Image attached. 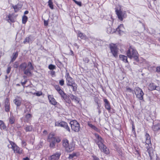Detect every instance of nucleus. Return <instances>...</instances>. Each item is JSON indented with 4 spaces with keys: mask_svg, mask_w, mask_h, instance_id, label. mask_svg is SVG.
<instances>
[{
    "mask_svg": "<svg viewBox=\"0 0 160 160\" xmlns=\"http://www.w3.org/2000/svg\"><path fill=\"white\" fill-rule=\"evenodd\" d=\"M70 124L71 125L72 129L74 132H78L80 129L79 124L76 120L71 121Z\"/></svg>",
    "mask_w": 160,
    "mask_h": 160,
    "instance_id": "obj_5",
    "label": "nucleus"
},
{
    "mask_svg": "<svg viewBox=\"0 0 160 160\" xmlns=\"http://www.w3.org/2000/svg\"><path fill=\"white\" fill-rule=\"evenodd\" d=\"M75 144L73 142H71L66 148V151L68 152H70L72 151L75 148Z\"/></svg>",
    "mask_w": 160,
    "mask_h": 160,
    "instance_id": "obj_14",
    "label": "nucleus"
},
{
    "mask_svg": "<svg viewBox=\"0 0 160 160\" xmlns=\"http://www.w3.org/2000/svg\"><path fill=\"white\" fill-rule=\"evenodd\" d=\"M116 12L118 19L121 21H122L123 19L127 17V14L125 12L116 10Z\"/></svg>",
    "mask_w": 160,
    "mask_h": 160,
    "instance_id": "obj_9",
    "label": "nucleus"
},
{
    "mask_svg": "<svg viewBox=\"0 0 160 160\" xmlns=\"http://www.w3.org/2000/svg\"><path fill=\"white\" fill-rule=\"evenodd\" d=\"M126 92L133 93V90L128 87H126Z\"/></svg>",
    "mask_w": 160,
    "mask_h": 160,
    "instance_id": "obj_45",
    "label": "nucleus"
},
{
    "mask_svg": "<svg viewBox=\"0 0 160 160\" xmlns=\"http://www.w3.org/2000/svg\"><path fill=\"white\" fill-rule=\"evenodd\" d=\"M23 160H30V159L28 157H26L25 158H23Z\"/></svg>",
    "mask_w": 160,
    "mask_h": 160,
    "instance_id": "obj_61",
    "label": "nucleus"
},
{
    "mask_svg": "<svg viewBox=\"0 0 160 160\" xmlns=\"http://www.w3.org/2000/svg\"><path fill=\"white\" fill-rule=\"evenodd\" d=\"M95 141L101 152L108 154L109 153V149L103 144L104 140L98 134L95 133Z\"/></svg>",
    "mask_w": 160,
    "mask_h": 160,
    "instance_id": "obj_1",
    "label": "nucleus"
},
{
    "mask_svg": "<svg viewBox=\"0 0 160 160\" xmlns=\"http://www.w3.org/2000/svg\"><path fill=\"white\" fill-rule=\"evenodd\" d=\"M54 87L55 89L58 92L61 89V87L58 85H55Z\"/></svg>",
    "mask_w": 160,
    "mask_h": 160,
    "instance_id": "obj_46",
    "label": "nucleus"
},
{
    "mask_svg": "<svg viewBox=\"0 0 160 160\" xmlns=\"http://www.w3.org/2000/svg\"><path fill=\"white\" fill-rule=\"evenodd\" d=\"M65 77L66 78L67 85L75 82L74 80L70 76L69 73L68 72H67L66 73Z\"/></svg>",
    "mask_w": 160,
    "mask_h": 160,
    "instance_id": "obj_10",
    "label": "nucleus"
},
{
    "mask_svg": "<svg viewBox=\"0 0 160 160\" xmlns=\"http://www.w3.org/2000/svg\"><path fill=\"white\" fill-rule=\"evenodd\" d=\"M60 95L61 98L66 94L61 89L58 92Z\"/></svg>",
    "mask_w": 160,
    "mask_h": 160,
    "instance_id": "obj_40",
    "label": "nucleus"
},
{
    "mask_svg": "<svg viewBox=\"0 0 160 160\" xmlns=\"http://www.w3.org/2000/svg\"><path fill=\"white\" fill-rule=\"evenodd\" d=\"M155 89L159 91V90H160V88L159 87H157L156 86V89Z\"/></svg>",
    "mask_w": 160,
    "mask_h": 160,
    "instance_id": "obj_63",
    "label": "nucleus"
},
{
    "mask_svg": "<svg viewBox=\"0 0 160 160\" xmlns=\"http://www.w3.org/2000/svg\"><path fill=\"white\" fill-rule=\"evenodd\" d=\"M156 71L158 73H160V66L156 68Z\"/></svg>",
    "mask_w": 160,
    "mask_h": 160,
    "instance_id": "obj_58",
    "label": "nucleus"
},
{
    "mask_svg": "<svg viewBox=\"0 0 160 160\" xmlns=\"http://www.w3.org/2000/svg\"><path fill=\"white\" fill-rule=\"evenodd\" d=\"M145 138L146 140L145 141L146 145H148V146H146V147H148V148H149V145L150 144H151V138L149 135L148 134L146 133L145 135Z\"/></svg>",
    "mask_w": 160,
    "mask_h": 160,
    "instance_id": "obj_15",
    "label": "nucleus"
},
{
    "mask_svg": "<svg viewBox=\"0 0 160 160\" xmlns=\"http://www.w3.org/2000/svg\"><path fill=\"white\" fill-rule=\"evenodd\" d=\"M109 46L111 52L115 57H117L118 50L117 47L114 44H110Z\"/></svg>",
    "mask_w": 160,
    "mask_h": 160,
    "instance_id": "obj_7",
    "label": "nucleus"
},
{
    "mask_svg": "<svg viewBox=\"0 0 160 160\" xmlns=\"http://www.w3.org/2000/svg\"><path fill=\"white\" fill-rule=\"evenodd\" d=\"M61 153H56L51 156V158L52 159L57 160L59 159Z\"/></svg>",
    "mask_w": 160,
    "mask_h": 160,
    "instance_id": "obj_24",
    "label": "nucleus"
},
{
    "mask_svg": "<svg viewBox=\"0 0 160 160\" xmlns=\"http://www.w3.org/2000/svg\"><path fill=\"white\" fill-rule=\"evenodd\" d=\"M153 130L156 131L160 129V124L158 123L157 124L153 125L152 127Z\"/></svg>",
    "mask_w": 160,
    "mask_h": 160,
    "instance_id": "obj_28",
    "label": "nucleus"
},
{
    "mask_svg": "<svg viewBox=\"0 0 160 160\" xmlns=\"http://www.w3.org/2000/svg\"><path fill=\"white\" fill-rule=\"evenodd\" d=\"M70 98L72 100H73L74 101L76 102L77 103H78L79 102V100H78V98L76 96L72 94H70L69 95Z\"/></svg>",
    "mask_w": 160,
    "mask_h": 160,
    "instance_id": "obj_23",
    "label": "nucleus"
},
{
    "mask_svg": "<svg viewBox=\"0 0 160 160\" xmlns=\"http://www.w3.org/2000/svg\"><path fill=\"white\" fill-rule=\"evenodd\" d=\"M31 110V108L29 107L26 108L24 110V112L26 114H28L30 112Z\"/></svg>",
    "mask_w": 160,
    "mask_h": 160,
    "instance_id": "obj_44",
    "label": "nucleus"
},
{
    "mask_svg": "<svg viewBox=\"0 0 160 160\" xmlns=\"http://www.w3.org/2000/svg\"><path fill=\"white\" fill-rule=\"evenodd\" d=\"M67 86H70L72 88L74 92H76L77 90L78 86L77 84L75 82Z\"/></svg>",
    "mask_w": 160,
    "mask_h": 160,
    "instance_id": "obj_25",
    "label": "nucleus"
},
{
    "mask_svg": "<svg viewBox=\"0 0 160 160\" xmlns=\"http://www.w3.org/2000/svg\"><path fill=\"white\" fill-rule=\"evenodd\" d=\"M12 7L14 9V11L15 12H18L22 8V6L19 4H18L15 6H13Z\"/></svg>",
    "mask_w": 160,
    "mask_h": 160,
    "instance_id": "obj_30",
    "label": "nucleus"
},
{
    "mask_svg": "<svg viewBox=\"0 0 160 160\" xmlns=\"http://www.w3.org/2000/svg\"><path fill=\"white\" fill-rule=\"evenodd\" d=\"M104 105L105 108L109 112L111 110V108L110 104L109 102L106 98L104 99Z\"/></svg>",
    "mask_w": 160,
    "mask_h": 160,
    "instance_id": "obj_17",
    "label": "nucleus"
},
{
    "mask_svg": "<svg viewBox=\"0 0 160 160\" xmlns=\"http://www.w3.org/2000/svg\"><path fill=\"white\" fill-rule=\"evenodd\" d=\"M147 151L148 152L149 156L151 160H157L158 157L156 154H154L152 152L151 153L152 151V148H148V147H147Z\"/></svg>",
    "mask_w": 160,
    "mask_h": 160,
    "instance_id": "obj_11",
    "label": "nucleus"
},
{
    "mask_svg": "<svg viewBox=\"0 0 160 160\" xmlns=\"http://www.w3.org/2000/svg\"><path fill=\"white\" fill-rule=\"evenodd\" d=\"M9 101V99L8 98H7L5 100L4 107L5 108V110L6 112H9L10 111V107Z\"/></svg>",
    "mask_w": 160,
    "mask_h": 160,
    "instance_id": "obj_13",
    "label": "nucleus"
},
{
    "mask_svg": "<svg viewBox=\"0 0 160 160\" xmlns=\"http://www.w3.org/2000/svg\"><path fill=\"white\" fill-rule=\"evenodd\" d=\"M28 11H26L24 12V14L25 15V14H28Z\"/></svg>",
    "mask_w": 160,
    "mask_h": 160,
    "instance_id": "obj_64",
    "label": "nucleus"
},
{
    "mask_svg": "<svg viewBox=\"0 0 160 160\" xmlns=\"http://www.w3.org/2000/svg\"><path fill=\"white\" fill-rule=\"evenodd\" d=\"M48 68L51 70H53L56 69V67L55 65L52 64H50L48 66Z\"/></svg>",
    "mask_w": 160,
    "mask_h": 160,
    "instance_id": "obj_42",
    "label": "nucleus"
},
{
    "mask_svg": "<svg viewBox=\"0 0 160 160\" xmlns=\"http://www.w3.org/2000/svg\"><path fill=\"white\" fill-rule=\"evenodd\" d=\"M77 33L78 35V37H79L81 39H85L87 38L86 36L80 31H78Z\"/></svg>",
    "mask_w": 160,
    "mask_h": 160,
    "instance_id": "obj_20",
    "label": "nucleus"
},
{
    "mask_svg": "<svg viewBox=\"0 0 160 160\" xmlns=\"http://www.w3.org/2000/svg\"><path fill=\"white\" fill-rule=\"evenodd\" d=\"M48 4L49 7L51 9H53V3L52 2V0H49V1L48 2Z\"/></svg>",
    "mask_w": 160,
    "mask_h": 160,
    "instance_id": "obj_43",
    "label": "nucleus"
},
{
    "mask_svg": "<svg viewBox=\"0 0 160 160\" xmlns=\"http://www.w3.org/2000/svg\"><path fill=\"white\" fill-rule=\"evenodd\" d=\"M156 86L153 83H150L148 86V89L151 91L155 90L156 89Z\"/></svg>",
    "mask_w": 160,
    "mask_h": 160,
    "instance_id": "obj_32",
    "label": "nucleus"
},
{
    "mask_svg": "<svg viewBox=\"0 0 160 160\" xmlns=\"http://www.w3.org/2000/svg\"><path fill=\"white\" fill-rule=\"evenodd\" d=\"M126 54L128 58L132 59L133 58L136 61H138V54L137 51L134 48L130 46L128 50L127 51Z\"/></svg>",
    "mask_w": 160,
    "mask_h": 160,
    "instance_id": "obj_2",
    "label": "nucleus"
},
{
    "mask_svg": "<svg viewBox=\"0 0 160 160\" xmlns=\"http://www.w3.org/2000/svg\"><path fill=\"white\" fill-rule=\"evenodd\" d=\"M124 27L122 24H121L116 29V32H118V34L121 35L123 32Z\"/></svg>",
    "mask_w": 160,
    "mask_h": 160,
    "instance_id": "obj_19",
    "label": "nucleus"
},
{
    "mask_svg": "<svg viewBox=\"0 0 160 160\" xmlns=\"http://www.w3.org/2000/svg\"><path fill=\"white\" fill-rule=\"evenodd\" d=\"M34 94L36 95L37 96H40L42 95V92H37L34 93Z\"/></svg>",
    "mask_w": 160,
    "mask_h": 160,
    "instance_id": "obj_54",
    "label": "nucleus"
},
{
    "mask_svg": "<svg viewBox=\"0 0 160 160\" xmlns=\"http://www.w3.org/2000/svg\"><path fill=\"white\" fill-rule=\"evenodd\" d=\"M107 33L108 34L111 33L112 32V28L110 27L107 28Z\"/></svg>",
    "mask_w": 160,
    "mask_h": 160,
    "instance_id": "obj_51",
    "label": "nucleus"
},
{
    "mask_svg": "<svg viewBox=\"0 0 160 160\" xmlns=\"http://www.w3.org/2000/svg\"><path fill=\"white\" fill-rule=\"evenodd\" d=\"M83 61L86 63H88L89 61V60L88 58L86 57L83 58Z\"/></svg>",
    "mask_w": 160,
    "mask_h": 160,
    "instance_id": "obj_53",
    "label": "nucleus"
},
{
    "mask_svg": "<svg viewBox=\"0 0 160 160\" xmlns=\"http://www.w3.org/2000/svg\"><path fill=\"white\" fill-rule=\"evenodd\" d=\"M132 132L133 133H135V128L133 124L132 125Z\"/></svg>",
    "mask_w": 160,
    "mask_h": 160,
    "instance_id": "obj_59",
    "label": "nucleus"
},
{
    "mask_svg": "<svg viewBox=\"0 0 160 160\" xmlns=\"http://www.w3.org/2000/svg\"><path fill=\"white\" fill-rule=\"evenodd\" d=\"M28 19V17L24 15L22 17V23L23 24H25L26 22Z\"/></svg>",
    "mask_w": 160,
    "mask_h": 160,
    "instance_id": "obj_38",
    "label": "nucleus"
},
{
    "mask_svg": "<svg viewBox=\"0 0 160 160\" xmlns=\"http://www.w3.org/2000/svg\"><path fill=\"white\" fill-rule=\"evenodd\" d=\"M31 69L29 68H28L27 69H25L24 71V74L27 75L28 76H31L32 73L30 72L31 70H32Z\"/></svg>",
    "mask_w": 160,
    "mask_h": 160,
    "instance_id": "obj_31",
    "label": "nucleus"
},
{
    "mask_svg": "<svg viewBox=\"0 0 160 160\" xmlns=\"http://www.w3.org/2000/svg\"><path fill=\"white\" fill-rule=\"evenodd\" d=\"M127 56L123 55H120L119 56L120 59L124 62L125 63H128V61L127 60Z\"/></svg>",
    "mask_w": 160,
    "mask_h": 160,
    "instance_id": "obj_21",
    "label": "nucleus"
},
{
    "mask_svg": "<svg viewBox=\"0 0 160 160\" xmlns=\"http://www.w3.org/2000/svg\"><path fill=\"white\" fill-rule=\"evenodd\" d=\"M76 156L75 154H71L69 155V159H72L73 157Z\"/></svg>",
    "mask_w": 160,
    "mask_h": 160,
    "instance_id": "obj_57",
    "label": "nucleus"
},
{
    "mask_svg": "<svg viewBox=\"0 0 160 160\" xmlns=\"http://www.w3.org/2000/svg\"><path fill=\"white\" fill-rule=\"evenodd\" d=\"M27 66V63L26 62H23L20 65L19 68L20 69L24 71L26 69Z\"/></svg>",
    "mask_w": 160,
    "mask_h": 160,
    "instance_id": "obj_29",
    "label": "nucleus"
},
{
    "mask_svg": "<svg viewBox=\"0 0 160 160\" xmlns=\"http://www.w3.org/2000/svg\"><path fill=\"white\" fill-rule=\"evenodd\" d=\"M68 141L67 139H65L63 140V146L65 148V149L67 148L68 146L69 145Z\"/></svg>",
    "mask_w": 160,
    "mask_h": 160,
    "instance_id": "obj_36",
    "label": "nucleus"
},
{
    "mask_svg": "<svg viewBox=\"0 0 160 160\" xmlns=\"http://www.w3.org/2000/svg\"><path fill=\"white\" fill-rule=\"evenodd\" d=\"M88 126L89 127H90L92 129L94 130L95 131L97 132H100V130L98 128L96 127L94 125L90 123V122H88Z\"/></svg>",
    "mask_w": 160,
    "mask_h": 160,
    "instance_id": "obj_26",
    "label": "nucleus"
},
{
    "mask_svg": "<svg viewBox=\"0 0 160 160\" xmlns=\"http://www.w3.org/2000/svg\"><path fill=\"white\" fill-rule=\"evenodd\" d=\"M15 121V118L12 114H10V117L9 118V122L11 124H13L14 123Z\"/></svg>",
    "mask_w": 160,
    "mask_h": 160,
    "instance_id": "obj_27",
    "label": "nucleus"
},
{
    "mask_svg": "<svg viewBox=\"0 0 160 160\" xmlns=\"http://www.w3.org/2000/svg\"><path fill=\"white\" fill-rule=\"evenodd\" d=\"M97 106V109L96 110L98 112V114H99L101 113V105L100 104H98V105H96Z\"/></svg>",
    "mask_w": 160,
    "mask_h": 160,
    "instance_id": "obj_41",
    "label": "nucleus"
},
{
    "mask_svg": "<svg viewBox=\"0 0 160 160\" xmlns=\"http://www.w3.org/2000/svg\"><path fill=\"white\" fill-rule=\"evenodd\" d=\"M32 115L30 113L26 114L24 119V121L25 122H28L31 118Z\"/></svg>",
    "mask_w": 160,
    "mask_h": 160,
    "instance_id": "obj_22",
    "label": "nucleus"
},
{
    "mask_svg": "<svg viewBox=\"0 0 160 160\" xmlns=\"http://www.w3.org/2000/svg\"><path fill=\"white\" fill-rule=\"evenodd\" d=\"M95 102L96 103V105H98V104H100L99 103V102L100 101L99 99L98 98H95L94 99Z\"/></svg>",
    "mask_w": 160,
    "mask_h": 160,
    "instance_id": "obj_50",
    "label": "nucleus"
},
{
    "mask_svg": "<svg viewBox=\"0 0 160 160\" xmlns=\"http://www.w3.org/2000/svg\"><path fill=\"white\" fill-rule=\"evenodd\" d=\"M48 24V22L47 21H44V25L45 26H46Z\"/></svg>",
    "mask_w": 160,
    "mask_h": 160,
    "instance_id": "obj_62",
    "label": "nucleus"
},
{
    "mask_svg": "<svg viewBox=\"0 0 160 160\" xmlns=\"http://www.w3.org/2000/svg\"><path fill=\"white\" fill-rule=\"evenodd\" d=\"M19 66V63L18 62H15L13 64V67L15 68H17Z\"/></svg>",
    "mask_w": 160,
    "mask_h": 160,
    "instance_id": "obj_47",
    "label": "nucleus"
},
{
    "mask_svg": "<svg viewBox=\"0 0 160 160\" xmlns=\"http://www.w3.org/2000/svg\"><path fill=\"white\" fill-rule=\"evenodd\" d=\"M134 92L137 98L140 100H143L144 93L142 89L139 87H136Z\"/></svg>",
    "mask_w": 160,
    "mask_h": 160,
    "instance_id": "obj_6",
    "label": "nucleus"
},
{
    "mask_svg": "<svg viewBox=\"0 0 160 160\" xmlns=\"http://www.w3.org/2000/svg\"><path fill=\"white\" fill-rule=\"evenodd\" d=\"M9 148H12L14 151V153L18 154L22 153V149L20 148L15 143L12 142H10V144L8 145Z\"/></svg>",
    "mask_w": 160,
    "mask_h": 160,
    "instance_id": "obj_4",
    "label": "nucleus"
},
{
    "mask_svg": "<svg viewBox=\"0 0 160 160\" xmlns=\"http://www.w3.org/2000/svg\"><path fill=\"white\" fill-rule=\"evenodd\" d=\"M13 102L17 106H19L21 105V102L18 100L15 99L14 100Z\"/></svg>",
    "mask_w": 160,
    "mask_h": 160,
    "instance_id": "obj_39",
    "label": "nucleus"
},
{
    "mask_svg": "<svg viewBox=\"0 0 160 160\" xmlns=\"http://www.w3.org/2000/svg\"><path fill=\"white\" fill-rule=\"evenodd\" d=\"M48 99L49 100V102L53 105H56L58 103L56 100L53 98L52 95H48Z\"/></svg>",
    "mask_w": 160,
    "mask_h": 160,
    "instance_id": "obj_16",
    "label": "nucleus"
},
{
    "mask_svg": "<svg viewBox=\"0 0 160 160\" xmlns=\"http://www.w3.org/2000/svg\"><path fill=\"white\" fill-rule=\"evenodd\" d=\"M75 3L79 6H82V2H78L77 1H75Z\"/></svg>",
    "mask_w": 160,
    "mask_h": 160,
    "instance_id": "obj_55",
    "label": "nucleus"
},
{
    "mask_svg": "<svg viewBox=\"0 0 160 160\" xmlns=\"http://www.w3.org/2000/svg\"><path fill=\"white\" fill-rule=\"evenodd\" d=\"M59 84L61 86H63L64 84V81L63 79H62L59 81Z\"/></svg>",
    "mask_w": 160,
    "mask_h": 160,
    "instance_id": "obj_48",
    "label": "nucleus"
},
{
    "mask_svg": "<svg viewBox=\"0 0 160 160\" xmlns=\"http://www.w3.org/2000/svg\"><path fill=\"white\" fill-rule=\"evenodd\" d=\"M26 132H31L32 130V128L31 126H26L24 128Z\"/></svg>",
    "mask_w": 160,
    "mask_h": 160,
    "instance_id": "obj_37",
    "label": "nucleus"
},
{
    "mask_svg": "<svg viewBox=\"0 0 160 160\" xmlns=\"http://www.w3.org/2000/svg\"><path fill=\"white\" fill-rule=\"evenodd\" d=\"M61 139L57 137H55L52 134H50L48 137V140L50 142L49 147L51 148H55L56 142L59 143L61 141Z\"/></svg>",
    "mask_w": 160,
    "mask_h": 160,
    "instance_id": "obj_3",
    "label": "nucleus"
},
{
    "mask_svg": "<svg viewBox=\"0 0 160 160\" xmlns=\"http://www.w3.org/2000/svg\"><path fill=\"white\" fill-rule=\"evenodd\" d=\"M6 126L5 125L4 122L2 120H0V128L1 129H6Z\"/></svg>",
    "mask_w": 160,
    "mask_h": 160,
    "instance_id": "obj_35",
    "label": "nucleus"
},
{
    "mask_svg": "<svg viewBox=\"0 0 160 160\" xmlns=\"http://www.w3.org/2000/svg\"><path fill=\"white\" fill-rule=\"evenodd\" d=\"M18 56V52H16L15 53H13L12 55V58L10 62H13L14 61Z\"/></svg>",
    "mask_w": 160,
    "mask_h": 160,
    "instance_id": "obj_33",
    "label": "nucleus"
},
{
    "mask_svg": "<svg viewBox=\"0 0 160 160\" xmlns=\"http://www.w3.org/2000/svg\"><path fill=\"white\" fill-rule=\"evenodd\" d=\"M70 97L68 96L66 94L65 95L63 96L62 98V99L63 100L64 102L66 103V104L67 105H67L68 104V105H69L70 104H71L72 105H73L71 103V101L70 100Z\"/></svg>",
    "mask_w": 160,
    "mask_h": 160,
    "instance_id": "obj_12",
    "label": "nucleus"
},
{
    "mask_svg": "<svg viewBox=\"0 0 160 160\" xmlns=\"http://www.w3.org/2000/svg\"><path fill=\"white\" fill-rule=\"evenodd\" d=\"M55 126L63 127L69 132H70V129L68 126L67 123L64 122L62 121L60 122L58 121L56 122L55 123Z\"/></svg>",
    "mask_w": 160,
    "mask_h": 160,
    "instance_id": "obj_8",
    "label": "nucleus"
},
{
    "mask_svg": "<svg viewBox=\"0 0 160 160\" xmlns=\"http://www.w3.org/2000/svg\"><path fill=\"white\" fill-rule=\"evenodd\" d=\"M27 80H25L24 82H21V83L22 85L23 86V88L25 87V84L27 83Z\"/></svg>",
    "mask_w": 160,
    "mask_h": 160,
    "instance_id": "obj_56",
    "label": "nucleus"
},
{
    "mask_svg": "<svg viewBox=\"0 0 160 160\" xmlns=\"http://www.w3.org/2000/svg\"><path fill=\"white\" fill-rule=\"evenodd\" d=\"M93 160H99V159L96 156L93 157Z\"/></svg>",
    "mask_w": 160,
    "mask_h": 160,
    "instance_id": "obj_60",
    "label": "nucleus"
},
{
    "mask_svg": "<svg viewBox=\"0 0 160 160\" xmlns=\"http://www.w3.org/2000/svg\"><path fill=\"white\" fill-rule=\"evenodd\" d=\"M28 66L29 67L28 68H29L30 69H33V67L30 62H28Z\"/></svg>",
    "mask_w": 160,
    "mask_h": 160,
    "instance_id": "obj_49",
    "label": "nucleus"
},
{
    "mask_svg": "<svg viewBox=\"0 0 160 160\" xmlns=\"http://www.w3.org/2000/svg\"><path fill=\"white\" fill-rule=\"evenodd\" d=\"M34 40V39L31 35L29 36L28 37H26L23 41V43L25 44L26 42L32 43Z\"/></svg>",
    "mask_w": 160,
    "mask_h": 160,
    "instance_id": "obj_18",
    "label": "nucleus"
},
{
    "mask_svg": "<svg viewBox=\"0 0 160 160\" xmlns=\"http://www.w3.org/2000/svg\"><path fill=\"white\" fill-rule=\"evenodd\" d=\"M11 67H8L7 69V73L8 74L10 72V71L11 70Z\"/></svg>",
    "mask_w": 160,
    "mask_h": 160,
    "instance_id": "obj_52",
    "label": "nucleus"
},
{
    "mask_svg": "<svg viewBox=\"0 0 160 160\" xmlns=\"http://www.w3.org/2000/svg\"><path fill=\"white\" fill-rule=\"evenodd\" d=\"M8 21L9 22H14V18L12 17V14H9L8 15Z\"/></svg>",
    "mask_w": 160,
    "mask_h": 160,
    "instance_id": "obj_34",
    "label": "nucleus"
}]
</instances>
